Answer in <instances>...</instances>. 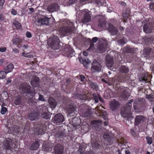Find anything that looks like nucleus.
<instances>
[{
  "label": "nucleus",
  "instance_id": "obj_59",
  "mask_svg": "<svg viewBox=\"0 0 154 154\" xmlns=\"http://www.w3.org/2000/svg\"><path fill=\"white\" fill-rule=\"evenodd\" d=\"M94 45L93 43H91L90 45V48H89V49H92L94 48Z\"/></svg>",
  "mask_w": 154,
  "mask_h": 154
},
{
  "label": "nucleus",
  "instance_id": "obj_54",
  "mask_svg": "<svg viewBox=\"0 0 154 154\" xmlns=\"http://www.w3.org/2000/svg\"><path fill=\"white\" fill-rule=\"evenodd\" d=\"M28 55H29V53H25L24 52H23L22 53V56L24 57H27Z\"/></svg>",
  "mask_w": 154,
  "mask_h": 154
},
{
  "label": "nucleus",
  "instance_id": "obj_34",
  "mask_svg": "<svg viewBox=\"0 0 154 154\" xmlns=\"http://www.w3.org/2000/svg\"><path fill=\"white\" fill-rule=\"evenodd\" d=\"M89 84L91 87L93 89H96L97 87V86L94 83L90 82L89 83Z\"/></svg>",
  "mask_w": 154,
  "mask_h": 154
},
{
  "label": "nucleus",
  "instance_id": "obj_27",
  "mask_svg": "<svg viewBox=\"0 0 154 154\" xmlns=\"http://www.w3.org/2000/svg\"><path fill=\"white\" fill-rule=\"evenodd\" d=\"M39 146L38 142H35L30 147V149L32 150H36L38 148Z\"/></svg>",
  "mask_w": 154,
  "mask_h": 154
},
{
  "label": "nucleus",
  "instance_id": "obj_32",
  "mask_svg": "<svg viewBox=\"0 0 154 154\" xmlns=\"http://www.w3.org/2000/svg\"><path fill=\"white\" fill-rule=\"evenodd\" d=\"M120 71L122 72L127 73L128 71L129 70L127 67L124 66H121Z\"/></svg>",
  "mask_w": 154,
  "mask_h": 154
},
{
  "label": "nucleus",
  "instance_id": "obj_28",
  "mask_svg": "<svg viewBox=\"0 0 154 154\" xmlns=\"http://www.w3.org/2000/svg\"><path fill=\"white\" fill-rule=\"evenodd\" d=\"M103 137L105 140L107 142H109L111 140V138L110 135L108 133H105Z\"/></svg>",
  "mask_w": 154,
  "mask_h": 154
},
{
  "label": "nucleus",
  "instance_id": "obj_10",
  "mask_svg": "<svg viewBox=\"0 0 154 154\" xmlns=\"http://www.w3.org/2000/svg\"><path fill=\"white\" fill-rule=\"evenodd\" d=\"M59 41H53L50 44V47L53 50H57L60 48V46Z\"/></svg>",
  "mask_w": 154,
  "mask_h": 154
},
{
  "label": "nucleus",
  "instance_id": "obj_11",
  "mask_svg": "<svg viewBox=\"0 0 154 154\" xmlns=\"http://www.w3.org/2000/svg\"><path fill=\"white\" fill-rule=\"evenodd\" d=\"M39 80L38 77L35 76L33 77L31 82V85L33 87H37L39 85Z\"/></svg>",
  "mask_w": 154,
  "mask_h": 154
},
{
  "label": "nucleus",
  "instance_id": "obj_4",
  "mask_svg": "<svg viewBox=\"0 0 154 154\" xmlns=\"http://www.w3.org/2000/svg\"><path fill=\"white\" fill-rule=\"evenodd\" d=\"M92 71H100L101 69V67L100 63L97 61L94 60L92 64L91 67Z\"/></svg>",
  "mask_w": 154,
  "mask_h": 154
},
{
  "label": "nucleus",
  "instance_id": "obj_38",
  "mask_svg": "<svg viewBox=\"0 0 154 154\" xmlns=\"http://www.w3.org/2000/svg\"><path fill=\"white\" fill-rule=\"evenodd\" d=\"M5 2V0H0V10L2 9L3 8Z\"/></svg>",
  "mask_w": 154,
  "mask_h": 154
},
{
  "label": "nucleus",
  "instance_id": "obj_16",
  "mask_svg": "<svg viewBox=\"0 0 154 154\" xmlns=\"http://www.w3.org/2000/svg\"><path fill=\"white\" fill-rule=\"evenodd\" d=\"M110 106L112 110H115L119 107V104L117 101L113 100L111 102Z\"/></svg>",
  "mask_w": 154,
  "mask_h": 154
},
{
  "label": "nucleus",
  "instance_id": "obj_6",
  "mask_svg": "<svg viewBox=\"0 0 154 154\" xmlns=\"http://www.w3.org/2000/svg\"><path fill=\"white\" fill-rule=\"evenodd\" d=\"M52 120L55 123L58 124L62 122L64 120V118L62 115L58 114L55 116Z\"/></svg>",
  "mask_w": 154,
  "mask_h": 154
},
{
  "label": "nucleus",
  "instance_id": "obj_12",
  "mask_svg": "<svg viewBox=\"0 0 154 154\" xmlns=\"http://www.w3.org/2000/svg\"><path fill=\"white\" fill-rule=\"evenodd\" d=\"M37 22L40 25H46L48 24V18L45 16L38 20Z\"/></svg>",
  "mask_w": 154,
  "mask_h": 154
},
{
  "label": "nucleus",
  "instance_id": "obj_13",
  "mask_svg": "<svg viewBox=\"0 0 154 154\" xmlns=\"http://www.w3.org/2000/svg\"><path fill=\"white\" fill-rule=\"evenodd\" d=\"M55 152L56 154H63V148L61 145L58 144L55 147Z\"/></svg>",
  "mask_w": 154,
  "mask_h": 154
},
{
  "label": "nucleus",
  "instance_id": "obj_33",
  "mask_svg": "<svg viewBox=\"0 0 154 154\" xmlns=\"http://www.w3.org/2000/svg\"><path fill=\"white\" fill-rule=\"evenodd\" d=\"M7 73V72L5 71H1L0 72V78L2 79L5 78Z\"/></svg>",
  "mask_w": 154,
  "mask_h": 154
},
{
  "label": "nucleus",
  "instance_id": "obj_8",
  "mask_svg": "<svg viewBox=\"0 0 154 154\" xmlns=\"http://www.w3.org/2000/svg\"><path fill=\"white\" fill-rule=\"evenodd\" d=\"M106 65L109 69L112 67L113 64V58L112 57L107 56L106 57Z\"/></svg>",
  "mask_w": 154,
  "mask_h": 154
},
{
  "label": "nucleus",
  "instance_id": "obj_7",
  "mask_svg": "<svg viewBox=\"0 0 154 154\" xmlns=\"http://www.w3.org/2000/svg\"><path fill=\"white\" fill-rule=\"evenodd\" d=\"M12 140L9 138L6 139L3 143V147L6 149L11 150L12 148Z\"/></svg>",
  "mask_w": 154,
  "mask_h": 154
},
{
  "label": "nucleus",
  "instance_id": "obj_55",
  "mask_svg": "<svg viewBox=\"0 0 154 154\" xmlns=\"http://www.w3.org/2000/svg\"><path fill=\"white\" fill-rule=\"evenodd\" d=\"M4 59H0V65H1L4 62Z\"/></svg>",
  "mask_w": 154,
  "mask_h": 154
},
{
  "label": "nucleus",
  "instance_id": "obj_41",
  "mask_svg": "<svg viewBox=\"0 0 154 154\" xmlns=\"http://www.w3.org/2000/svg\"><path fill=\"white\" fill-rule=\"evenodd\" d=\"M38 100H39L42 101H44L45 100V99L44 98L43 96L42 95L40 94L39 95Z\"/></svg>",
  "mask_w": 154,
  "mask_h": 154
},
{
  "label": "nucleus",
  "instance_id": "obj_29",
  "mask_svg": "<svg viewBox=\"0 0 154 154\" xmlns=\"http://www.w3.org/2000/svg\"><path fill=\"white\" fill-rule=\"evenodd\" d=\"M12 43L14 45H17L21 42V40L18 38H15L12 40Z\"/></svg>",
  "mask_w": 154,
  "mask_h": 154
},
{
  "label": "nucleus",
  "instance_id": "obj_57",
  "mask_svg": "<svg viewBox=\"0 0 154 154\" xmlns=\"http://www.w3.org/2000/svg\"><path fill=\"white\" fill-rule=\"evenodd\" d=\"M102 2L100 0H99L97 2V4L98 6H100L102 5Z\"/></svg>",
  "mask_w": 154,
  "mask_h": 154
},
{
  "label": "nucleus",
  "instance_id": "obj_58",
  "mask_svg": "<svg viewBox=\"0 0 154 154\" xmlns=\"http://www.w3.org/2000/svg\"><path fill=\"white\" fill-rule=\"evenodd\" d=\"M13 51L16 53H17L19 52L18 50L16 48H14L13 49Z\"/></svg>",
  "mask_w": 154,
  "mask_h": 154
},
{
  "label": "nucleus",
  "instance_id": "obj_35",
  "mask_svg": "<svg viewBox=\"0 0 154 154\" xmlns=\"http://www.w3.org/2000/svg\"><path fill=\"white\" fill-rule=\"evenodd\" d=\"M7 111V109L6 107L2 106L1 112L2 114H5Z\"/></svg>",
  "mask_w": 154,
  "mask_h": 154
},
{
  "label": "nucleus",
  "instance_id": "obj_61",
  "mask_svg": "<svg viewBox=\"0 0 154 154\" xmlns=\"http://www.w3.org/2000/svg\"><path fill=\"white\" fill-rule=\"evenodd\" d=\"M98 97L99 98L101 102H103V100L102 98H101V97L99 95H98Z\"/></svg>",
  "mask_w": 154,
  "mask_h": 154
},
{
  "label": "nucleus",
  "instance_id": "obj_44",
  "mask_svg": "<svg viewBox=\"0 0 154 154\" xmlns=\"http://www.w3.org/2000/svg\"><path fill=\"white\" fill-rule=\"evenodd\" d=\"M93 95L94 97V99L95 100V102L96 103H97L98 102V97H97L96 95L95 94H93Z\"/></svg>",
  "mask_w": 154,
  "mask_h": 154
},
{
  "label": "nucleus",
  "instance_id": "obj_3",
  "mask_svg": "<svg viewBox=\"0 0 154 154\" xmlns=\"http://www.w3.org/2000/svg\"><path fill=\"white\" fill-rule=\"evenodd\" d=\"M121 115L123 117H129L131 116V107L130 106H125L122 109Z\"/></svg>",
  "mask_w": 154,
  "mask_h": 154
},
{
  "label": "nucleus",
  "instance_id": "obj_14",
  "mask_svg": "<svg viewBox=\"0 0 154 154\" xmlns=\"http://www.w3.org/2000/svg\"><path fill=\"white\" fill-rule=\"evenodd\" d=\"M34 134L37 135H40L43 134L46 131L45 128L42 129L41 128L37 127L35 128Z\"/></svg>",
  "mask_w": 154,
  "mask_h": 154
},
{
  "label": "nucleus",
  "instance_id": "obj_15",
  "mask_svg": "<svg viewBox=\"0 0 154 154\" xmlns=\"http://www.w3.org/2000/svg\"><path fill=\"white\" fill-rule=\"evenodd\" d=\"M49 105L52 110H53L56 106V101L54 98H50L49 99Z\"/></svg>",
  "mask_w": 154,
  "mask_h": 154
},
{
  "label": "nucleus",
  "instance_id": "obj_60",
  "mask_svg": "<svg viewBox=\"0 0 154 154\" xmlns=\"http://www.w3.org/2000/svg\"><path fill=\"white\" fill-rule=\"evenodd\" d=\"M4 20V16L2 15H0V20L2 21Z\"/></svg>",
  "mask_w": 154,
  "mask_h": 154
},
{
  "label": "nucleus",
  "instance_id": "obj_40",
  "mask_svg": "<svg viewBox=\"0 0 154 154\" xmlns=\"http://www.w3.org/2000/svg\"><path fill=\"white\" fill-rule=\"evenodd\" d=\"M91 113V111H88L84 113V116L85 117L88 116L90 115Z\"/></svg>",
  "mask_w": 154,
  "mask_h": 154
},
{
  "label": "nucleus",
  "instance_id": "obj_47",
  "mask_svg": "<svg viewBox=\"0 0 154 154\" xmlns=\"http://www.w3.org/2000/svg\"><path fill=\"white\" fill-rule=\"evenodd\" d=\"M80 98L81 100H85L86 99V96L85 95H84L83 96L82 95H80Z\"/></svg>",
  "mask_w": 154,
  "mask_h": 154
},
{
  "label": "nucleus",
  "instance_id": "obj_45",
  "mask_svg": "<svg viewBox=\"0 0 154 154\" xmlns=\"http://www.w3.org/2000/svg\"><path fill=\"white\" fill-rule=\"evenodd\" d=\"M139 101V99H136L134 101V107L135 109V105L136 104H137L138 103V102Z\"/></svg>",
  "mask_w": 154,
  "mask_h": 154
},
{
  "label": "nucleus",
  "instance_id": "obj_63",
  "mask_svg": "<svg viewBox=\"0 0 154 154\" xmlns=\"http://www.w3.org/2000/svg\"><path fill=\"white\" fill-rule=\"evenodd\" d=\"M119 142H120V143L122 145L124 143V141H123L122 139H121L119 140Z\"/></svg>",
  "mask_w": 154,
  "mask_h": 154
},
{
  "label": "nucleus",
  "instance_id": "obj_26",
  "mask_svg": "<svg viewBox=\"0 0 154 154\" xmlns=\"http://www.w3.org/2000/svg\"><path fill=\"white\" fill-rule=\"evenodd\" d=\"M151 51V49L150 48H145L143 51V53L144 57L149 55Z\"/></svg>",
  "mask_w": 154,
  "mask_h": 154
},
{
  "label": "nucleus",
  "instance_id": "obj_21",
  "mask_svg": "<svg viewBox=\"0 0 154 154\" xmlns=\"http://www.w3.org/2000/svg\"><path fill=\"white\" fill-rule=\"evenodd\" d=\"M79 60L86 68H87L86 66L87 64L90 63V61L87 59H86L84 58H79Z\"/></svg>",
  "mask_w": 154,
  "mask_h": 154
},
{
  "label": "nucleus",
  "instance_id": "obj_19",
  "mask_svg": "<svg viewBox=\"0 0 154 154\" xmlns=\"http://www.w3.org/2000/svg\"><path fill=\"white\" fill-rule=\"evenodd\" d=\"M76 110V108L75 106L71 105L68 107L67 111L68 113L69 114L70 116H71V113H74V112Z\"/></svg>",
  "mask_w": 154,
  "mask_h": 154
},
{
  "label": "nucleus",
  "instance_id": "obj_5",
  "mask_svg": "<svg viewBox=\"0 0 154 154\" xmlns=\"http://www.w3.org/2000/svg\"><path fill=\"white\" fill-rule=\"evenodd\" d=\"M84 17L82 20V23H86L89 22L91 19V12L89 11L88 10H85L84 11Z\"/></svg>",
  "mask_w": 154,
  "mask_h": 154
},
{
  "label": "nucleus",
  "instance_id": "obj_24",
  "mask_svg": "<svg viewBox=\"0 0 154 154\" xmlns=\"http://www.w3.org/2000/svg\"><path fill=\"white\" fill-rule=\"evenodd\" d=\"M38 115L36 113H32L29 115V119L31 121L35 120L38 117Z\"/></svg>",
  "mask_w": 154,
  "mask_h": 154
},
{
  "label": "nucleus",
  "instance_id": "obj_9",
  "mask_svg": "<svg viewBox=\"0 0 154 154\" xmlns=\"http://www.w3.org/2000/svg\"><path fill=\"white\" fill-rule=\"evenodd\" d=\"M145 120L144 117L142 116H137L135 119V124L138 125L143 122Z\"/></svg>",
  "mask_w": 154,
  "mask_h": 154
},
{
  "label": "nucleus",
  "instance_id": "obj_62",
  "mask_svg": "<svg viewBox=\"0 0 154 154\" xmlns=\"http://www.w3.org/2000/svg\"><path fill=\"white\" fill-rule=\"evenodd\" d=\"M83 55L85 56H87L88 55V54L86 51H83Z\"/></svg>",
  "mask_w": 154,
  "mask_h": 154
},
{
  "label": "nucleus",
  "instance_id": "obj_50",
  "mask_svg": "<svg viewBox=\"0 0 154 154\" xmlns=\"http://www.w3.org/2000/svg\"><path fill=\"white\" fill-rule=\"evenodd\" d=\"M6 50V48L5 47L0 48V51L1 52H4Z\"/></svg>",
  "mask_w": 154,
  "mask_h": 154
},
{
  "label": "nucleus",
  "instance_id": "obj_1",
  "mask_svg": "<svg viewBox=\"0 0 154 154\" xmlns=\"http://www.w3.org/2000/svg\"><path fill=\"white\" fill-rule=\"evenodd\" d=\"M100 43L97 45L98 52L102 53L106 50L107 48V42L106 40L101 38L100 40Z\"/></svg>",
  "mask_w": 154,
  "mask_h": 154
},
{
  "label": "nucleus",
  "instance_id": "obj_53",
  "mask_svg": "<svg viewBox=\"0 0 154 154\" xmlns=\"http://www.w3.org/2000/svg\"><path fill=\"white\" fill-rule=\"evenodd\" d=\"M139 80L140 81H144L145 82H147V79H146L145 78H140V79H139Z\"/></svg>",
  "mask_w": 154,
  "mask_h": 154
},
{
  "label": "nucleus",
  "instance_id": "obj_46",
  "mask_svg": "<svg viewBox=\"0 0 154 154\" xmlns=\"http://www.w3.org/2000/svg\"><path fill=\"white\" fill-rule=\"evenodd\" d=\"M150 8L152 9H154V2H151L150 3Z\"/></svg>",
  "mask_w": 154,
  "mask_h": 154
},
{
  "label": "nucleus",
  "instance_id": "obj_48",
  "mask_svg": "<svg viewBox=\"0 0 154 154\" xmlns=\"http://www.w3.org/2000/svg\"><path fill=\"white\" fill-rule=\"evenodd\" d=\"M98 38L97 37H94L92 39V41L93 42L95 43L97 41Z\"/></svg>",
  "mask_w": 154,
  "mask_h": 154
},
{
  "label": "nucleus",
  "instance_id": "obj_49",
  "mask_svg": "<svg viewBox=\"0 0 154 154\" xmlns=\"http://www.w3.org/2000/svg\"><path fill=\"white\" fill-rule=\"evenodd\" d=\"M20 99L18 98L17 99V100L16 101H15V104L16 105H18L20 103Z\"/></svg>",
  "mask_w": 154,
  "mask_h": 154
},
{
  "label": "nucleus",
  "instance_id": "obj_42",
  "mask_svg": "<svg viewBox=\"0 0 154 154\" xmlns=\"http://www.w3.org/2000/svg\"><path fill=\"white\" fill-rule=\"evenodd\" d=\"M11 13L13 15H15L17 14V12L14 9H13L11 11Z\"/></svg>",
  "mask_w": 154,
  "mask_h": 154
},
{
  "label": "nucleus",
  "instance_id": "obj_39",
  "mask_svg": "<svg viewBox=\"0 0 154 154\" xmlns=\"http://www.w3.org/2000/svg\"><path fill=\"white\" fill-rule=\"evenodd\" d=\"M146 139L148 143L149 144H151L152 143V138L149 137H146Z\"/></svg>",
  "mask_w": 154,
  "mask_h": 154
},
{
  "label": "nucleus",
  "instance_id": "obj_17",
  "mask_svg": "<svg viewBox=\"0 0 154 154\" xmlns=\"http://www.w3.org/2000/svg\"><path fill=\"white\" fill-rule=\"evenodd\" d=\"M59 9V7L56 4H54L51 5L49 7V11L53 12L55 11H57Z\"/></svg>",
  "mask_w": 154,
  "mask_h": 154
},
{
  "label": "nucleus",
  "instance_id": "obj_25",
  "mask_svg": "<svg viewBox=\"0 0 154 154\" xmlns=\"http://www.w3.org/2000/svg\"><path fill=\"white\" fill-rule=\"evenodd\" d=\"M99 26L101 27H102L105 26L106 24V21L103 18L101 17L99 19Z\"/></svg>",
  "mask_w": 154,
  "mask_h": 154
},
{
  "label": "nucleus",
  "instance_id": "obj_51",
  "mask_svg": "<svg viewBox=\"0 0 154 154\" xmlns=\"http://www.w3.org/2000/svg\"><path fill=\"white\" fill-rule=\"evenodd\" d=\"M79 77L81 79V81L83 82L84 80V79H85V76L83 75H80Z\"/></svg>",
  "mask_w": 154,
  "mask_h": 154
},
{
  "label": "nucleus",
  "instance_id": "obj_43",
  "mask_svg": "<svg viewBox=\"0 0 154 154\" xmlns=\"http://www.w3.org/2000/svg\"><path fill=\"white\" fill-rule=\"evenodd\" d=\"M26 37L28 38H31V37L32 35L31 33L29 32H27L26 34Z\"/></svg>",
  "mask_w": 154,
  "mask_h": 154
},
{
  "label": "nucleus",
  "instance_id": "obj_22",
  "mask_svg": "<svg viewBox=\"0 0 154 154\" xmlns=\"http://www.w3.org/2000/svg\"><path fill=\"white\" fill-rule=\"evenodd\" d=\"M109 30L112 33V35L116 34L117 33V29L114 27L112 25H110L109 26Z\"/></svg>",
  "mask_w": 154,
  "mask_h": 154
},
{
  "label": "nucleus",
  "instance_id": "obj_18",
  "mask_svg": "<svg viewBox=\"0 0 154 154\" xmlns=\"http://www.w3.org/2000/svg\"><path fill=\"white\" fill-rule=\"evenodd\" d=\"M55 133L57 137L59 138H62V136L64 134V132H63L61 129H58V128H56Z\"/></svg>",
  "mask_w": 154,
  "mask_h": 154
},
{
  "label": "nucleus",
  "instance_id": "obj_2",
  "mask_svg": "<svg viewBox=\"0 0 154 154\" xmlns=\"http://www.w3.org/2000/svg\"><path fill=\"white\" fill-rule=\"evenodd\" d=\"M20 91L25 94H33L34 91H31V87L26 83L22 84L20 87Z\"/></svg>",
  "mask_w": 154,
  "mask_h": 154
},
{
  "label": "nucleus",
  "instance_id": "obj_37",
  "mask_svg": "<svg viewBox=\"0 0 154 154\" xmlns=\"http://www.w3.org/2000/svg\"><path fill=\"white\" fill-rule=\"evenodd\" d=\"M42 117L46 119H48V116L47 112H45L42 114Z\"/></svg>",
  "mask_w": 154,
  "mask_h": 154
},
{
  "label": "nucleus",
  "instance_id": "obj_30",
  "mask_svg": "<svg viewBox=\"0 0 154 154\" xmlns=\"http://www.w3.org/2000/svg\"><path fill=\"white\" fill-rule=\"evenodd\" d=\"M13 24L16 27L17 29H21V26L20 23L17 21L14 20L13 22Z\"/></svg>",
  "mask_w": 154,
  "mask_h": 154
},
{
  "label": "nucleus",
  "instance_id": "obj_20",
  "mask_svg": "<svg viewBox=\"0 0 154 154\" xmlns=\"http://www.w3.org/2000/svg\"><path fill=\"white\" fill-rule=\"evenodd\" d=\"M14 68L13 65L10 63L5 67L4 70L7 73H8L11 72Z\"/></svg>",
  "mask_w": 154,
  "mask_h": 154
},
{
  "label": "nucleus",
  "instance_id": "obj_56",
  "mask_svg": "<svg viewBox=\"0 0 154 154\" xmlns=\"http://www.w3.org/2000/svg\"><path fill=\"white\" fill-rule=\"evenodd\" d=\"M88 0H81L80 1V2L81 3H82V5L85 4L86 2V1Z\"/></svg>",
  "mask_w": 154,
  "mask_h": 154
},
{
  "label": "nucleus",
  "instance_id": "obj_64",
  "mask_svg": "<svg viewBox=\"0 0 154 154\" xmlns=\"http://www.w3.org/2000/svg\"><path fill=\"white\" fill-rule=\"evenodd\" d=\"M131 132L133 135H134L135 134V132L134 131V130H133L132 129H131Z\"/></svg>",
  "mask_w": 154,
  "mask_h": 154
},
{
  "label": "nucleus",
  "instance_id": "obj_31",
  "mask_svg": "<svg viewBox=\"0 0 154 154\" xmlns=\"http://www.w3.org/2000/svg\"><path fill=\"white\" fill-rule=\"evenodd\" d=\"M121 97L124 99H127L129 97V94L127 91H125L122 94Z\"/></svg>",
  "mask_w": 154,
  "mask_h": 154
},
{
  "label": "nucleus",
  "instance_id": "obj_52",
  "mask_svg": "<svg viewBox=\"0 0 154 154\" xmlns=\"http://www.w3.org/2000/svg\"><path fill=\"white\" fill-rule=\"evenodd\" d=\"M129 16V14L127 13H124L123 14V17L125 19L127 18Z\"/></svg>",
  "mask_w": 154,
  "mask_h": 154
},
{
  "label": "nucleus",
  "instance_id": "obj_23",
  "mask_svg": "<svg viewBox=\"0 0 154 154\" xmlns=\"http://www.w3.org/2000/svg\"><path fill=\"white\" fill-rule=\"evenodd\" d=\"M143 31L146 33L150 32L152 30L150 25L148 24L145 25L143 26Z\"/></svg>",
  "mask_w": 154,
  "mask_h": 154
},
{
  "label": "nucleus",
  "instance_id": "obj_36",
  "mask_svg": "<svg viewBox=\"0 0 154 154\" xmlns=\"http://www.w3.org/2000/svg\"><path fill=\"white\" fill-rule=\"evenodd\" d=\"M147 98L150 101L152 102L154 101V96L152 95H149L147 96Z\"/></svg>",
  "mask_w": 154,
  "mask_h": 154
}]
</instances>
